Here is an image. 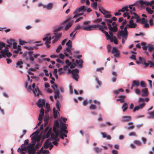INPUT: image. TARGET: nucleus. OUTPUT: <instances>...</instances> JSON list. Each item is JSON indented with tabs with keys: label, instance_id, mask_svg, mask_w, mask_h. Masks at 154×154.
Instances as JSON below:
<instances>
[{
	"label": "nucleus",
	"instance_id": "nucleus-20",
	"mask_svg": "<svg viewBox=\"0 0 154 154\" xmlns=\"http://www.w3.org/2000/svg\"><path fill=\"white\" fill-rule=\"evenodd\" d=\"M131 119V117L129 116H123L121 120L122 122H128L130 121Z\"/></svg>",
	"mask_w": 154,
	"mask_h": 154
},
{
	"label": "nucleus",
	"instance_id": "nucleus-62",
	"mask_svg": "<svg viewBox=\"0 0 154 154\" xmlns=\"http://www.w3.org/2000/svg\"><path fill=\"white\" fill-rule=\"evenodd\" d=\"M82 11L80 8L77 9L74 12V14H76L80 12L81 11Z\"/></svg>",
	"mask_w": 154,
	"mask_h": 154
},
{
	"label": "nucleus",
	"instance_id": "nucleus-63",
	"mask_svg": "<svg viewBox=\"0 0 154 154\" xmlns=\"http://www.w3.org/2000/svg\"><path fill=\"white\" fill-rule=\"evenodd\" d=\"M82 11L80 8L77 9L74 12V14H76L80 12L81 11Z\"/></svg>",
	"mask_w": 154,
	"mask_h": 154
},
{
	"label": "nucleus",
	"instance_id": "nucleus-21",
	"mask_svg": "<svg viewBox=\"0 0 154 154\" xmlns=\"http://www.w3.org/2000/svg\"><path fill=\"white\" fill-rule=\"evenodd\" d=\"M44 8H46L48 10H51L53 8V4L52 3H48L47 5H43Z\"/></svg>",
	"mask_w": 154,
	"mask_h": 154
},
{
	"label": "nucleus",
	"instance_id": "nucleus-11",
	"mask_svg": "<svg viewBox=\"0 0 154 154\" xmlns=\"http://www.w3.org/2000/svg\"><path fill=\"white\" fill-rule=\"evenodd\" d=\"M8 48L7 47L5 48V49L4 50H2L0 53L2 54V56L3 57H5L6 56L9 57L12 56V54L10 52H8Z\"/></svg>",
	"mask_w": 154,
	"mask_h": 154
},
{
	"label": "nucleus",
	"instance_id": "nucleus-14",
	"mask_svg": "<svg viewBox=\"0 0 154 154\" xmlns=\"http://www.w3.org/2000/svg\"><path fill=\"white\" fill-rule=\"evenodd\" d=\"M79 72V70L76 69H73V72L72 73V78L76 81H78L79 75L78 73Z\"/></svg>",
	"mask_w": 154,
	"mask_h": 154
},
{
	"label": "nucleus",
	"instance_id": "nucleus-2",
	"mask_svg": "<svg viewBox=\"0 0 154 154\" xmlns=\"http://www.w3.org/2000/svg\"><path fill=\"white\" fill-rule=\"evenodd\" d=\"M52 128H49L48 126H47L45 128V130L43 131V132L44 133V134H43V137L42 138V141L45 138H48L50 137V136H51V139L54 140L55 141H56V142H57L59 141V138H57L59 136L56 137V138L55 139L53 138H52V133H53L52 132Z\"/></svg>",
	"mask_w": 154,
	"mask_h": 154
},
{
	"label": "nucleus",
	"instance_id": "nucleus-8",
	"mask_svg": "<svg viewBox=\"0 0 154 154\" xmlns=\"http://www.w3.org/2000/svg\"><path fill=\"white\" fill-rule=\"evenodd\" d=\"M60 130L59 131V132L62 133L63 132L66 134H67L68 133V131L66 130L67 128L66 126L67 125L64 123L62 122L61 120H60Z\"/></svg>",
	"mask_w": 154,
	"mask_h": 154
},
{
	"label": "nucleus",
	"instance_id": "nucleus-17",
	"mask_svg": "<svg viewBox=\"0 0 154 154\" xmlns=\"http://www.w3.org/2000/svg\"><path fill=\"white\" fill-rule=\"evenodd\" d=\"M29 144H32L33 147L27 149L28 153V154H34L36 152L34 148L35 143H30Z\"/></svg>",
	"mask_w": 154,
	"mask_h": 154
},
{
	"label": "nucleus",
	"instance_id": "nucleus-18",
	"mask_svg": "<svg viewBox=\"0 0 154 154\" xmlns=\"http://www.w3.org/2000/svg\"><path fill=\"white\" fill-rule=\"evenodd\" d=\"M111 52L114 54V57H119L120 54L118 50L115 47H114L113 48Z\"/></svg>",
	"mask_w": 154,
	"mask_h": 154
},
{
	"label": "nucleus",
	"instance_id": "nucleus-58",
	"mask_svg": "<svg viewBox=\"0 0 154 154\" xmlns=\"http://www.w3.org/2000/svg\"><path fill=\"white\" fill-rule=\"evenodd\" d=\"M89 109H96L97 107L95 105L91 104L89 106Z\"/></svg>",
	"mask_w": 154,
	"mask_h": 154
},
{
	"label": "nucleus",
	"instance_id": "nucleus-32",
	"mask_svg": "<svg viewBox=\"0 0 154 154\" xmlns=\"http://www.w3.org/2000/svg\"><path fill=\"white\" fill-rule=\"evenodd\" d=\"M75 63L79 66L80 67H82V64L83 63V61L82 60H76Z\"/></svg>",
	"mask_w": 154,
	"mask_h": 154
},
{
	"label": "nucleus",
	"instance_id": "nucleus-3",
	"mask_svg": "<svg viewBox=\"0 0 154 154\" xmlns=\"http://www.w3.org/2000/svg\"><path fill=\"white\" fill-rule=\"evenodd\" d=\"M40 55L39 54H34L33 52L32 51H29L27 53H25L23 54V56L26 57V59H29L31 62H33L34 58H36Z\"/></svg>",
	"mask_w": 154,
	"mask_h": 154
},
{
	"label": "nucleus",
	"instance_id": "nucleus-7",
	"mask_svg": "<svg viewBox=\"0 0 154 154\" xmlns=\"http://www.w3.org/2000/svg\"><path fill=\"white\" fill-rule=\"evenodd\" d=\"M139 105L135 106L133 110V112H134L140 109L143 108L144 106V99L142 98H139L138 100Z\"/></svg>",
	"mask_w": 154,
	"mask_h": 154
},
{
	"label": "nucleus",
	"instance_id": "nucleus-61",
	"mask_svg": "<svg viewBox=\"0 0 154 154\" xmlns=\"http://www.w3.org/2000/svg\"><path fill=\"white\" fill-rule=\"evenodd\" d=\"M117 28L116 26H114L112 27V29L111 31L112 32H116L117 31Z\"/></svg>",
	"mask_w": 154,
	"mask_h": 154
},
{
	"label": "nucleus",
	"instance_id": "nucleus-45",
	"mask_svg": "<svg viewBox=\"0 0 154 154\" xmlns=\"http://www.w3.org/2000/svg\"><path fill=\"white\" fill-rule=\"evenodd\" d=\"M137 22H140L143 24V27H144V18H143L142 19H139L137 20Z\"/></svg>",
	"mask_w": 154,
	"mask_h": 154
},
{
	"label": "nucleus",
	"instance_id": "nucleus-43",
	"mask_svg": "<svg viewBox=\"0 0 154 154\" xmlns=\"http://www.w3.org/2000/svg\"><path fill=\"white\" fill-rule=\"evenodd\" d=\"M94 150L95 151V152L96 153H100L101 152L102 149L98 147H95L94 149Z\"/></svg>",
	"mask_w": 154,
	"mask_h": 154
},
{
	"label": "nucleus",
	"instance_id": "nucleus-64",
	"mask_svg": "<svg viewBox=\"0 0 154 154\" xmlns=\"http://www.w3.org/2000/svg\"><path fill=\"white\" fill-rule=\"evenodd\" d=\"M129 136H136V134L134 132H132L129 134Z\"/></svg>",
	"mask_w": 154,
	"mask_h": 154
},
{
	"label": "nucleus",
	"instance_id": "nucleus-29",
	"mask_svg": "<svg viewBox=\"0 0 154 154\" xmlns=\"http://www.w3.org/2000/svg\"><path fill=\"white\" fill-rule=\"evenodd\" d=\"M124 33L123 30H122L119 32H118L117 34V36L118 38L119 39H120L121 38V36H122V40L123 39V36H124V35L123 34Z\"/></svg>",
	"mask_w": 154,
	"mask_h": 154
},
{
	"label": "nucleus",
	"instance_id": "nucleus-15",
	"mask_svg": "<svg viewBox=\"0 0 154 154\" xmlns=\"http://www.w3.org/2000/svg\"><path fill=\"white\" fill-rule=\"evenodd\" d=\"M127 29V27L126 26L124 28V30H123L124 33L123 34L124 35V36L123 39L122 40V43L123 44L125 43V41L126 40L128 35Z\"/></svg>",
	"mask_w": 154,
	"mask_h": 154
},
{
	"label": "nucleus",
	"instance_id": "nucleus-9",
	"mask_svg": "<svg viewBox=\"0 0 154 154\" xmlns=\"http://www.w3.org/2000/svg\"><path fill=\"white\" fill-rule=\"evenodd\" d=\"M27 89L28 91L32 90L33 91V93L36 96H38L39 94H42L41 93L40 91V90L38 87H36L34 89L32 90L31 88V85L29 86Z\"/></svg>",
	"mask_w": 154,
	"mask_h": 154
},
{
	"label": "nucleus",
	"instance_id": "nucleus-44",
	"mask_svg": "<svg viewBox=\"0 0 154 154\" xmlns=\"http://www.w3.org/2000/svg\"><path fill=\"white\" fill-rule=\"evenodd\" d=\"M17 43L16 42H14L13 44V47L14 49H17L18 50L20 49V46L18 45L17 46Z\"/></svg>",
	"mask_w": 154,
	"mask_h": 154
},
{
	"label": "nucleus",
	"instance_id": "nucleus-49",
	"mask_svg": "<svg viewBox=\"0 0 154 154\" xmlns=\"http://www.w3.org/2000/svg\"><path fill=\"white\" fill-rule=\"evenodd\" d=\"M91 6L94 9H96L97 6V3L96 2V1L93 3L91 5Z\"/></svg>",
	"mask_w": 154,
	"mask_h": 154
},
{
	"label": "nucleus",
	"instance_id": "nucleus-46",
	"mask_svg": "<svg viewBox=\"0 0 154 154\" xmlns=\"http://www.w3.org/2000/svg\"><path fill=\"white\" fill-rule=\"evenodd\" d=\"M72 18V17L71 16H69V17H68L67 19L65 20V21H63L62 23V24H64L66 23H67Z\"/></svg>",
	"mask_w": 154,
	"mask_h": 154
},
{
	"label": "nucleus",
	"instance_id": "nucleus-53",
	"mask_svg": "<svg viewBox=\"0 0 154 154\" xmlns=\"http://www.w3.org/2000/svg\"><path fill=\"white\" fill-rule=\"evenodd\" d=\"M149 117L152 119H154V110L151 112H148Z\"/></svg>",
	"mask_w": 154,
	"mask_h": 154
},
{
	"label": "nucleus",
	"instance_id": "nucleus-54",
	"mask_svg": "<svg viewBox=\"0 0 154 154\" xmlns=\"http://www.w3.org/2000/svg\"><path fill=\"white\" fill-rule=\"evenodd\" d=\"M29 142V140L28 139L24 141V143L21 146V148H23L24 146L25 145H27L28 144Z\"/></svg>",
	"mask_w": 154,
	"mask_h": 154
},
{
	"label": "nucleus",
	"instance_id": "nucleus-48",
	"mask_svg": "<svg viewBox=\"0 0 154 154\" xmlns=\"http://www.w3.org/2000/svg\"><path fill=\"white\" fill-rule=\"evenodd\" d=\"M146 11L149 14H152L154 12V11L152 10L150 8L147 7L146 8Z\"/></svg>",
	"mask_w": 154,
	"mask_h": 154
},
{
	"label": "nucleus",
	"instance_id": "nucleus-1",
	"mask_svg": "<svg viewBox=\"0 0 154 154\" xmlns=\"http://www.w3.org/2000/svg\"><path fill=\"white\" fill-rule=\"evenodd\" d=\"M91 23V22L89 21H85L83 22L82 26L80 25H77L74 29V32H76V30L83 29L87 31H90L91 30L92 26L89 25Z\"/></svg>",
	"mask_w": 154,
	"mask_h": 154
},
{
	"label": "nucleus",
	"instance_id": "nucleus-57",
	"mask_svg": "<svg viewBox=\"0 0 154 154\" xmlns=\"http://www.w3.org/2000/svg\"><path fill=\"white\" fill-rule=\"evenodd\" d=\"M127 26H128L130 28H134L136 26V25L134 23V24H131V25L127 24Z\"/></svg>",
	"mask_w": 154,
	"mask_h": 154
},
{
	"label": "nucleus",
	"instance_id": "nucleus-28",
	"mask_svg": "<svg viewBox=\"0 0 154 154\" xmlns=\"http://www.w3.org/2000/svg\"><path fill=\"white\" fill-rule=\"evenodd\" d=\"M23 62L22 61H18L16 65V67L17 68H23L22 65L23 64Z\"/></svg>",
	"mask_w": 154,
	"mask_h": 154
},
{
	"label": "nucleus",
	"instance_id": "nucleus-23",
	"mask_svg": "<svg viewBox=\"0 0 154 154\" xmlns=\"http://www.w3.org/2000/svg\"><path fill=\"white\" fill-rule=\"evenodd\" d=\"M50 139H48L45 141L44 145V147L45 149H48L51 144V143L49 141Z\"/></svg>",
	"mask_w": 154,
	"mask_h": 154
},
{
	"label": "nucleus",
	"instance_id": "nucleus-42",
	"mask_svg": "<svg viewBox=\"0 0 154 154\" xmlns=\"http://www.w3.org/2000/svg\"><path fill=\"white\" fill-rule=\"evenodd\" d=\"M128 107V104L126 103H125L122 106V109H123V111L125 112L127 109Z\"/></svg>",
	"mask_w": 154,
	"mask_h": 154
},
{
	"label": "nucleus",
	"instance_id": "nucleus-26",
	"mask_svg": "<svg viewBox=\"0 0 154 154\" xmlns=\"http://www.w3.org/2000/svg\"><path fill=\"white\" fill-rule=\"evenodd\" d=\"M127 125H130V126L126 128L128 130H132L134 128L135 126L133 125V123L132 122H129L128 123Z\"/></svg>",
	"mask_w": 154,
	"mask_h": 154
},
{
	"label": "nucleus",
	"instance_id": "nucleus-12",
	"mask_svg": "<svg viewBox=\"0 0 154 154\" xmlns=\"http://www.w3.org/2000/svg\"><path fill=\"white\" fill-rule=\"evenodd\" d=\"M50 34H48L47 35L46 37L44 38H43V41H46L45 42V45H46L47 47L48 48H49L50 45L48 44H50L51 43V36H50L48 37V36L50 35Z\"/></svg>",
	"mask_w": 154,
	"mask_h": 154
},
{
	"label": "nucleus",
	"instance_id": "nucleus-34",
	"mask_svg": "<svg viewBox=\"0 0 154 154\" xmlns=\"http://www.w3.org/2000/svg\"><path fill=\"white\" fill-rule=\"evenodd\" d=\"M43 128V125H41L39 129H38L35 132L33 133L32 135H34L35 134H36L37 135H38L40 132V131L42 130Z\"/></svg>",
	"mask_w": 154,
	"mask_h": 154
},
{
	"label": "nucleus",
	"instance_id": "nucleus-59",
	"mask_svg": "<svg viewBox=\"0 0 154 154\" xmlns=\"http://www.w3.org/2000/svg\"><path fill=\"white\" fill-rule=\"evenodd\" d=\"M59 102L58 100L57 101V102L56 103V106L57 108V109L59 111H60V106H59Z\"/></svg>",
	"mask_w": 154,
	"mask_h": 154
},
{
	"label": "nucleus",
	"instance_id": "nucleus-50",
	"mask_svg": "<svg viewBox=\"0 0 154 154\" xmlns=\"http://www.w3.org/2000/svg\"><path fill=\"white\" fill-rule=\"evenodd\" d=\"M58 71L59 72V74L60 75H61L62 74H63L65 72V71H63V69L62 68H60L58 69Z\"/></svg>",
	"mask_w": 154,
	"mask_h": 154
},
{
	"label": "nucleus",
	"instance_id": "nucleus-33",
	"mask_svg": "<svg viewBox=\"0 0 154 154\" xmlns=\"http://www.w3.org/2000/svg\"><path fill=\"white\" fill-rule=\"evenodd\" d=\"M112 74L113 75L115 76H114L112 78V82H114L116 81L117 78L116 76H117V73L115 72H112Z\"/></svg>",
	"mask_w": 154,
	"mask_h": 154
},
{
	"label": "nucleus",
	"instance_id": "nucleus-24",
	"mask_svg": "<svg viewBox=\"0 0 154 154\" xmlns=\"http://www.w3.org/2000/svg\"><path fill=\"white\" fill-rule=\"evenodd\" d=\"M73 24V21H72L67 24L64 28V30L65 31L68 30L72 26Z\"/></svg>",
	"mask_w": 154,
	"mask_h": 154
},
{
	"label": "nucleus",
	"instance_id": "nucleus-5",
	"mask_svg": "<svg viewBox=\"0 0 154 154\" xmlns=\"http://www.w3.org/2000/svg\"><path fill=\"white\" fill-rule=\"evenodd\" d=\"M59 128V123L58 121L54 122V126L53 127V130L54 133H52V138L55 139L59 136V131L58 130Z\"/></svg>",
	"mask_w": 154,
	"mask_h": 154
},
{
	"label": "nucleus",
	"instance_id": "nucleus-52",
	"mask_svg": "<svg viewBox=\"0 0 154 154\" xmlns=\"http://www.w3.org/2000/svg\"><path fill=\"white\" fill-rule=\"evenodd\" d=\"M135 5L134 4L129 5V6L128 7V8H129V9H130L132 10V11H135V7H133Z\"/></svg>",
	"mask_w": 154,
	"mask_h": 154
},
{
	"label": "nucleus",
	"instance_id": "nucleus-60",
	"mask_svg": "<svg viewBox=\"0 0 154 154\" xmlns=\"http://www.w3.org/2000/svg\"><path fill=\"white\" fill-rule=\"evenodd\" d=\"M5 46V44L4 42H0V50L2 49V48Z\"/></svg>",
	"mask_w": 154,
	"mask_h": 154
},
{
	"label": "nucleus",
	"instance_id": "nucleus-39",
	"mask_svg": "<svg viewBox=\"0 0 154 154\" xmlns=\"http://www.w3.org/2000/svg\"><path fill=\"white\" fill-rule=\"evenodd\" d=\"M153 4H154V0H152L150 2L145 1V5L151 6Z\"/></svg>",
	"mask_w": 154,
	"mask_h": 154
},
{
	"label": "nucleus",
	"instance_id": "nucleus-25",
	"mask_svg": "<svg viewBox=\"0 0 154 154\" xmlns=\"http://www.w3.org/2000/svg\"><path fill=\"white\" fill-rule=\"evenodd\" d=\"M107 40H109L111 42H114V43L116 44H118L117 39L115 36H114V38H111V37L110 36V38H109V39H107Z\"/></svg>",
	"mask_w": 154,
	"mask_h": 154
},
{
	"label": "nucleus",
	"instance_id": "nucleus-51",
	"mask_svg": "<svg viewBox=\"0 0 154 154\" xmlns=\"http://www.w3.org/2000/svg\"><path fill=\"white\" fill-rule=\"evenodd\" d=\"M35 134V135H34L33 136H32L31 139L32 141H33V143H35V140L36 139V137L37 135H37L36 134Z\"/></svg>",
	"mask_w": 154,
	"mask_h": 154
},
{
	"label": "nucleus",
	"instance_id": "nucleus-40",
	"mask_svg": "<svg viewBox=\"0 0 154 154\" xmlns=\"http://www.w3.org/2000/svg\"><path fill=\"white\" fill-rule=\"evenodd\" d=\"M59 113L58 112H57V110L55 108H53V114H54V118H57V113Z\"/></svg>",
	"mask_w": 154,
	"mask_h": 154
},
{
	"label": "nucleus",
	"instance_id": "nucleus-35",
	"mask_svg": "<svg viewBox=\"0 0 154 154\" xmlns=\"http://www.w3.org/2000/svg\"><path fill=\"white\" fill-rule=\"evenodd\" d=\"M101 134L103 138H107L108 140H110L111 139V137L109 135H107L105 133L102 132Z\"/></svg>",
	"mask_w": 154,
	"mask_h": 154
},
{
	"label": "nucleus",
	"instance_id": "nucleus-31",
	"mask_svg": "<svg viewBox=\"0 0 154 154\" xmlns=\"http://www.w3.org/2000/svg\"><path fill=\"white\" fill-rule=\"evenodd\" d=\"M15 41L14 39H11L7 41V42L8 44L7 45L8 47H10L13 44Z\"/></svg>",
	"mask_w": 154,
	"mask_h": 154
},
{
	"label": "nucleus",
	"instance_id": "nucleus-55",
	"mask_svg": "<svg viewBox=\"0 0 154 154\" xmlns=\"http://www.w3.org/2000/svg\"><path fill=\"white\" fill-rule=\"evenodd\" d=\"M62 49V47L61 45L59 46L56 50V52L58 53L60 52L61 50Z\"/></svg>",
	"mask_w": 154,
	"mask_h": 154
},
{
	"label": "nucleus",
	"instance_id": "nucleus-27",
	"mask_svg": "<svg viewBox=\"0 0 154 154\" xmlns=\"http://www.w3.org/2000/svg\"><path fill=\"white\" fill-rule=\"evenodd\" d=\"M63 26H60L58 28L56 29L55 30H54V35H57L58 33V32L60 31H61L62 29L63 28Z\"/></svg>",
	"mask_w": 154,
	"mask_h": 154
},
{
	"label": "nucleus",
	"instance_id": "nucleus-41",
	"mask_svg": "<svg viewBox=\"0 0 154 154\" xmlns=\"http://www.w3.org/2000/svg\"><path fill=\"white\" fill-rule=\"evenodd\" d=\"M148 51L149 52H151L154 49V48L153 45L152 44H149L148 45Z\"/></svg>",
	"mask_w": 154,
	"mask_h": 154
},
{
	"label": "nucleus",
	"instance_id": "nucleus-38",
	"mask_svg": "<svg viewBox=\"0 0 154 154\" xmlns=\"http://www.w3.org/2000/svg\"><path fill=\"white\" fill-rule=\"evenodd\" d=\"M129 10L128 9V7L127 6H125L124 8H123L122 9L119 10V12H124L125 11H126L127 12Z\"/></svg>",
	"mask_w": 154,
	"mask_h": 154
},
{
	"label": "nucleus",
	"instance_id": "nucleus-13",
	"mask_svg": "<svg viewBox=\"0 0 154 154\" xmlns=\"http://www.w3.org/2000/svg\"><path fill=\"white\" fill-rule=\"evenodd\" d=\"M51 87L53 89L54 91V97L55 99H57V98L59 97V92L58 90V88L57 85H52Z\"/></svg>",
	"mask_w": 154,
	"mask_h": 154
},
{
	"label": "nucleus",
	"instance_id": "nucleus-16",
	"mask_svg": "<svg viewBox=\"0 0 154 154\" xmlns=\"http://www.w3.org/2000/svg\"><path fill=\"white\" fill-rule=\"evenodd\" d=\"M36 104L39 107H42L43 106H45V101L44 100L40 99L38 101Z\"/></svg>",
	"mask_w": 154,
	"mask_h": 154
},
{
	"label": "nucleus",
	"instance_id": "nucleus-4",
	"mask_svg": "<svg viewBox=\"0 0 154 154\" xmlns=\"http://www.w3.org/2000/svg\"><path fill=\"white\" fill-rule=\"evenodd\" d=\"M66 45L67 46V47L66 48V49L64 50L63 53L66 56L69 57L70 59H71L72 58V57L69 56V54L67 53L68 52L71 56L72 55V42L71 40H69L66 43Z\"/></svg>",
	"mask_w": 154,
	"mask_h": 154
},
{
	"label": "nucleus",
	"instance_id": "nucleus-19",
	"mask_svg": "<svg viewBox=\"0 0 154 154\" xmlns=\"http://www.w3.org/2000/svg\"><path fill=\"white\" fill-rule=\"evenodd\" d=\"M134 4L137 7L141 8L144 5V1L143 0L137 1L134 3Z\"/></svg>",
	"mask_w": 154,
	"mask_h": 154
},
{
	"label": "nucleus",
	"instance_id": "nucleus-47",
	"mask_svg": "<svg viewBox=\"0 0 154 154\" xmlns=\"http://www.w3.org/2000/svg\"><path fill=\"white\" fill-rule=\"evenodd\" d=\"M55 39L56 40V41H57L58 39L61 36H62V33H60L58 34L57 35H55Z\"/></svg>",
	"mask_w": 154,
	"mask_h": 154
},
{
	"label": "nucleus",
	"instance_id": "nucleus-36",
	"mask_svg": "<svg viewBox=\"0 0 154 154\" xmlns=\"http://www.w3.org/2000/svg\"><path fill=\"white\" fill-rule=\"evenodd\" d=\"M139 61H136V63L139 64V63H142L143 64H144V60L143 59H142L141 57H139Z\"/></svg>",
	"mask_w": 154,
	"mask_h": 154
},
{
	"label": "nucleus",
	"instance_id": "nucleus-56",
	"mask_svg": "<svg viewBox=\"0 0 154 154\" xmlns=\"http://www.w3.org/2000/svg\"><path fill=\"white\" fill-rule=\"evenodd\" d=\"M42 141L41 142V143H37L35 146V149H38L42 145Z\"/></svg>",
	"mask_w": 154,
	"mask_h": 154
},
{
	"label": "nucleus",
	"instance_id": "nucleus-37",
	"mask_svg": "<svg viewBox=\"0 0 154 154\" xmlns=\"http://www.w3.org/2000/svg\"><path fill=\"white\" fill-rule=\"evenodd\" d=\"M99 11L102 13L103 15H105L106 14H109V13L107 11H106V10H105V9H103L102 8H99Z\"/></svg>",
	"mask_w": 154,
	"mask_h": 154
},
{
	"label": "nucleus",
	"instance_id": "nucleus-30",
	"mask_svg": "<svg viewBox=\"0 0 154 154\" xmlns=\"http://www.w3.org/2000/svg\"><path fill=\"white\" fill-rule=\"evenodd\" d=\"M149 65V67H154V61L153 62L149 61V63H147L145 62V66L146 67Z\"/></svg>",
	"mask_w": 154,
	"mask_h": 154
},
{
	"label": "nucleus",
	"instance_id": "nucleus-6",
	"mask_svg": "<svg viewBox=\"0 0 154 154\" xmlns=\"http://www.w3.org/2000/svg\"><path fill=\"white\" fill-rule=\"evenodd\" d=\"M90 26H92L91 30H90V31L93 30L97 28H98L99 29L101 30L103 33H104L106 38V39H109L110 38V36L108 34L107 32L104 31L103 30V26L101 25H90Z\"/></svg>",
	"mask_w": 154,
	"mask_h": 154
},
{
	"label": "nucleus",
	"instance_id": "nucleus-22",
	"mask_svg": "<svg viewBox=\"0 0 154 154\" xmlns=\"http://www.w3.org/2000/svg\"><path fill=\"white\" fill-rule=\"evenodd\" d=\"M140 85V82L138 81L134 80L132 82L131 89H132L133 87L135 86H138Z\"/></svg>",
	"mask_w": 154,
	"mask_h": 154
},
{
	"label": "nucleus",
	"instance_id": "nucleus-10",
	"mask_svg": "<svg viewBox=\"0 0 154 154\" xmlns=\"http://www.w3.org/2000/svg\"><path fill=\"white\" fill-rule=\"evenodd\" d=\"M33 147L32 144H29L28 146H25L23 148H19L17 149V152L20 153V154H25V153L23 151H26L27 149Z\"/></svg>",
	"mask_w": 154,
	"mask_h": 154
}]
</instances>
